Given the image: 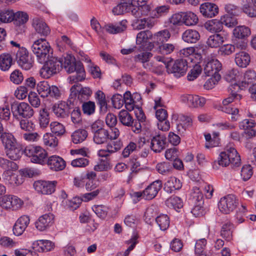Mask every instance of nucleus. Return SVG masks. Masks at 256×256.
<instances>
[{"mask_svg":"<svg viewBox=\"0 0 256 256\" xmlns=\"http://www.w3.org/2000/svg\"><path fill=\"white\" fill-rule=\"evenodd\" d=\"M252 169L250 165L244 166L242 168L240 176L244 181L248 180L252 176Z\"/></svg>","mask_w":256,"mask_h":256,"instance_id":"obj_62","label":"nucleus"},{"mask_svg":"<svg viewBox=\"0 0 256 256\" xmlns=\"http://www.w3.org/2000/svg\"><path fill=\"white\" fill-rule=\"evenodd\" d=\"M50 128L52 133L58 136L64 134L66 132L64 126L57 122H51Z\"/></svg>","mask_w":256,"mask_h":256,"instance_id":"obj_54","label":"nucleus"},{"mask_svg":"<svg viewBox=\"0 0 256 256\" xmlns=\"http://www.w3.org/2000/svg\"><path fill=\"white\" fill-rule=\"evenodd\" d=\"M234 37L238 40H245L251 34L250 28L246 26H236L232 31Z\"/></svg>","mask_w":256,"mask_h":256,"instance_id":"obj_26","label":"nucleus"},{"mask_svg":"<svg viewBox=\"0 0 256 256\" xmlns=\"http://www.w3.org/2000/svg\"><path fill=\"white\" fill-rule=\"evenodd\" d=\"M44 62L40 72L44 78H50L63 66L68 73H74L69 77L71 84L77 83L85 78V71L82 63L76 62L75 58L70 55L67 54L62 60L56 58H52Z\"/></svg>","mask_w":256,"mask_h":256,"instance_id":"obj_1","label":"nucleus"},{"mask_svg":"<svg viewBox=\"0 0 256 256\" xmlns=\"http://www.w3.org/2000/svg\"><path fill=\"white\" fill-rule=\"evenodd\" d=\"M153 54L148 52H144L136 55L134 59L136 62H140L143 65L144 64L148 62L152 56Z\"/></svg>","mask_w":256,"mask_h":256,"instance_id":"obj_63","label":"nucleus"},{"mask_svg":"<svg viewBox=\"0 0 256 256\" xmlns=\"http://www.w3.org/2000/svg\"><path fill=\"white\" fill-rule=\"evenodd\" d=\"M202 71L201 66L198 64H195L188 75V80L190 81L194 80L200 74Z\"/></svg>","mask_w":256,"mask_h":256,"instance_id":"obj_64","label":"nucleus"},{"mask_svg":"<svg viewBox=\"0 0 256 256\" xmlns=\"http://www.w3.org/2000/svg\"><path fill=\"white\" fill-rule=\"evenodd\" d=\"M182 38L186 42L194 44L196 42L199 40L200 34L196 30L188 29L183 32Z\"/></svg>","mask_w":256,"mask_h":256,"instance_id":"obj_27","label":"nucleus"},{"mask_svg":"<svg viewBox=\"0 0 256 256\" xmlns=\"http://www.w3.org/2000/svg\"><path fill=\"white\" fill-rule=\"evenodd\" d=\"M56 181L38 180L34 184V187L38 193L50 194L55 191Z\"/></svg>","mask_w":256,"mask_h":256,"instance_id":"obj_14","label":"nucleus"},{"mask_svg":"<svg viewBox=\"0 0 256 256\" xmlns=\"http://www.w3.org/2000/svg\"><path fill=\"white\" fill-rule=\"evenodd\" d=\"M30 221V218L28 216L24 215L19 218L13 228L14 234L17 236L22 235L28 226Z\"/></svg>","mask_w":256,"mask_h":256,"instance_id":"obj_19","label":"nucleus"},{"mask_svg":"<svg viewBox=\"0 0 256 256\" xmlns=\"http://www.w3.org/2000/svg\"><path fill=\"white\" fill-rule=\"evenodd\" d=\"M28 20V16L26 12H18L14 13V24L16 26L22 28H24L25 24Z\"/></svg>","mask_w":256,"mask_h":256,"instance_id":"obj_40","label":"nucleus"},{"mask_svg":"<svg viewBox=\"0 0 256 256\" xmlns=\"http://www.w3.org/2000/svg\"><path fill=\"white\" fill-rule=\"evenodd\" d=\"M234 226L230 222L224 224L221 228L220 236L227 241H230L232 238Z\"/></svg>","mask_w":256,"mask_h":256,"instance_id":"obj_36","label":"nucleus"},{"mask_svg":"<svg viewBox=\"0 0 256 256\" xmlns=\"http://www.w3.org/2000/svg\"><path fill=\"white\" fill-rule=\"evenodd\" d=\"M16 60L18 65L26 70H30L32 66L33 61L25 48H22L18 50L16 54Z\"/></svg>","mask_w":256,"mask_h":256,"instance_id":"obj_12","label":"nucleus"},{"mask_svg":"<svg viewBox=\"0 0 256 256\" xmlns=\"http://www.w3.org/2000/svg\"><path fill=\"white\" fill-rule=\"evenodd\" d=\"M32 26L40 36L46 37L50 32V30L47 24L42 20L38 18L33 20Z\"/></svg>","mask_w":256,"mask_h":256,"instance_id":"obj_24","label":"nucleus"},{"mask_svg":"<svg viewBox=\"0 0 256 256\" xmlns=\"http://www.w3.org/2000/svg\"><path fill=\"white\" fill-rule=\"evenodd\" d=\"M200 12L203 16L206 18H212L216 16L218 12V8L214 4L205 2L200 5Z\"/></svg>","mask_w":256,"mask_h":256,"instance_id":"obj_22","label":"nucleus"},{"mask_svg":"<svg viewBox=\"0 0 256 256\" xmlns=\"http://www.w3.org/2000/svg\"><path fill=\"white\" fill-rule=\"evenodd\" d=\"M234 60L236 65L239 67L246 68L250 62V58L248 52L240 51L236 53Z\"/></svg>","mask_w":256,"mask_h":256,"instance_id":"obj_28","label":"nucleus"},{"mask_svg":"<svg viewBox=\"0 0 256 256\" xmlns=\"http://www.w3.org/2000/svg\"><path fill=\"white\" fill-rule=\"evenodd\" d=\"M22 204V200L16 196L6 194L0 197V206L6 210H16Z\"/></svg>","mask_w":256,"mask_h":256,"instance_id":"obj_11","label":"nucleus"},{"mask_svg":"<svg viewBox=\"0 0 256 256\" xmlns=\"http://www.w3.org/2000/svg\"><path fill=\"white\" fill-rule=\"evenodd\" d=\"M126 21H121L118 24H108L104 26V29L110 34H116L124 32L126 28Z\"/></svg>","mask_w":256,"mask_h":256,"instance_id":"obj_32","label":"nucleus"},{"mask_svg":"<svg viewBox=\"0 0 256 256\" xmlns=\"http://www.w3.org/2000/svg\"><path fill=\"white\" fill-rule=\"evenodd\" d=\"M221 68L222 64L220 62L216 59H212L206 64L204 71L206 76H212L216 80H220V76L218 72Z\"/></svg>","mask_w":256,"mask_h":256,"instance_id":"obj_13","label":"nucleus"},{"mask_svg":"<svg viewBox=\"0 0 256 256\" xmlns=\"http://www.w3.org/2000/svg\"><path fill=\"white\" fill-rule=\"evenodd\" d=\"M216 164L225 167L230 164L238 166L240 164V156L234 148H227L220 154L217 161H215L214 163V168H217Z\"/></svg>","mask_w":256,"mask_h":256,"instance_id":"obj_3","label":"nucleus"},{"mask_svg":"<svg viewBox=\"0 0 256 256\" xmlns=\"http://www.w3.org/2000/svg\"><path fill=\"white\" fill-rule=\"evenodd\" d=\"M54 223V216L51 213L40 216L35 222L36 228L40 231H44L51 226Z\"/></svg>","mask_w":256,"mask_h":256,"instance_id":"obj_17","label":"nucleus"},{"mask_svg":"<svg viewBox=\"0 0 256 256\" xmlns=\"http://www.w3.org/2000/svg\"><path fill=\"white\" fill-rule=\"evenodd\" d=\"M43 140L44 145L52 148L58 146V140L52 134L46 133L43 136Z\"/></svg>","mask_w":256,"mask_h":256,"instance_id":"obj_53","label":"nucleus"},{"mask_svg":"<svg viewBox=\"0 0 256 256\" xmlns=\"http://www.w3.org/2000/svg\"><path fill=\"white\" fill-rule=\"evenodd\" d=\"M256 80V72L252 70H247L244 75V80L242 81L241 86L246 88L249 84L253 82Z\"/></svg>","mask_w":256,"mask_h":256,"instance_id":"obj_45","label":"nucleus"},{"mask_svg":"<svg viewBox=\"0 0 256 256\" xmlns=\"http://www.w3.org/2000/svg\"><path fill=\"white\" fill-rule=\"evenodd\" d=\"M32 50L36 56L38 62L44 63L49 56L51 48L45 38H41L34 42Z\"/></svg>","mask_w":256,"mask_h":256,"instance_id":"obj_4","label":"nucleus"},{"mask_svg":"<svg viewBox=\"0 0 256 256\" xmlns=\"http://www.w3.org/2000/svg\"><path fill=\"white\" fill-rule=\"evenodd\" d=\"M46 164L50 169L54 171L62 170L66 166L65 161L61 157L56 155L48 157Z\"/></svg>","mask_w":256,"mask_h":256,"instance_id":"obj_21","label":"nucleus"},{"mask_svg":"<svg viewBox=\"0 0 256 256\" xmlns=\"http://www.w3.org/2000/svg\"><path fill=\"white\" fill-rule=\"evenodd\" d=\"M88 132L84 129H78L71 135L72 141L75 144H80L88 137Z\"/></svg>","mask_w":256,"mask_h":256,"instance_id":"obj_37","label":"nucleus"},{"mask_svg":"<svg viewBox=\"0 0 256 256\" xmlns=\"http://www.w3.org/2000/svg\"><path fill=\"white\" fill-rule=\"evenodd\" d=\"M170 37V34L168 30H164L158 32L154 36V42L158 44L166 42Z\"/></svg>","mask_w":256,"mask_h":256,"instance_id":"obj_47","label":"nucleus"},{"mask_svg":"<svg viewBox=\"0 0 256 256\" xmlns=\"http://www.w3.org/2000/svg\"><path fill=\"white\" fill-rule=\"evenodd\" d=\"M190 200L192 204H204L203 194L199 188L196 186L192 188Z\"/></svg>","mask_w":256,"mask_h":256,"instance_id":"obj_38","label":"nucleus"},{"mask_svg":"<svg viewBox=\"0 0 256 256\" xmlns=\"http://www.w3.org/2000/svg\"><path fill=\"white\" fill-rule=\"evenodd\" d=\"M238 200L234 194H228L222 198L218 202L220 210L223 214H228L238 206Z\"/></svg>","mask_w":256,"mask_h":256,"instance_id":"obj_7","label":"nucleus"},{"mask_svg":"<svg viewBox=\"0 0 256 256\" xmlns=\"http://www.w3.org/2000/svg\"><path fill=\"white\" fill-rule=\"evenodd\" d=\"M80 86L81 85L78 83L72 86L70 89V97L71 98H77L78 100L82 103L89 98L92 91L88 87Z\"/></svg>","mask_w":256,"mask_h":256,"instance_id":"obj_10","label":"nucleus"},{"mask_svg":"<svg viewBox=\"0 0 256 256\" xmlns=\"http://www.w3.org/2000/svg\"><path fill=\"white\" fill-rule=\"evenodd\" d=\"M52 110L58 117L65 118L68 114V104L64 101H60L53 106Z\"/></svg>","mask_w":256,"mask_h":256,"instance_id":"obj_30","label":"nucleus"},{"mask_svg":"<svg viewBox=\"0 0 256 256\" xmlns=\"http://www.w3.org/2000/svg\"><path fill=\"white\" fill-rule=\"evenodd\" d=\"M242 10L250 17H256V8L251 6L247 0H242Z\"/></svg>","mask_w":256,"mask_h":256,"instance_id":"obj_56","label":"nucleus"},{"mask_svg":"<svg viewBox=\"0 0 256 256\" xmlns=\"http://www.w3.org/2000/svg\"><path fill=\"white\" fill-rule=\"evenodd\" d=\"M132 6L129 2H122L114 6L112 12L114 15L122 14L124 13L128 12L132 14Z\"/></svg>","mask_w":256,"mask_h":256,"instance_id":"obj_41","label":"nucleus"},{"mask_svg":"<svg viewBox=\"0 0 256 256\" xmlns=\"http://www.w3.org/2000/svg\"><path fill=\"white\" fill-rule=\"evenodd\" d=\"M162 187V182L156 180L149 185L144 190V195L145 200H150L154 198Z\"/></svg>","mask_w":256,"mask_h":256,"instance_id":"obj_18","label":"nucleus"},{"mask_svg":"<svg viewBox=\"0 0 256 256\" xmlns=\"http://www.w3.org/2000/svg\"><path fill=\"white\" fill-rule=\"evenodd\" d=\"M166 204L168 207L178 210L183 206V202L180 198L172 196L166 200Z\"/></svg>","mask_w":256,"mask_h":256,"instance_id":"obj_42","label":"nucleus"},{"mask_svg":"<svg viewBox=\"0 0 256 256\" xmlns=\"http://www.w3.org/2000/svg\"><path fill=\"white\" fill-rule=\"evenodd\" d=\"M182 187L180 180L175 177H170L166 182L164 186V190L168 193H172Z\"/></svg>","mask_w":256,"mask_h":256,"instance_id":"obj_29","label":"nucleus"},{"mask_svg":"<svg viewBox=\"0 0 256 256\" xmlns=\"http://www.w3.org/2000/svg\"><path fill=\"white\" fill-rule=\"evenodd\" d=\"M182 23L187 26L196 24L198 20L196 14L191 12H182Z\"/></svg>","mask_w":256,"mask_h":256,"instance_id":"obj_39","label":"nucleus"},{"mask_svg":"<svg viewBox=\"0 0 256 256\" xmlns=\"http://www.w3.org/2000/svg\"><path fill=\"white\" fill-rule=\"evenodd\" d=\"M37 91L42 97H48L50 93V86L48 82L42 81L37 84Z\"/></svg>","mask_w":256,"mask_h":256,"instance_id":"obj_48","label":"nucleus"},{"mask_svg":"<svg viewBox=\"0 0 256 256\" xmlns=\"http://www.w3.org/2000/svg\"><path fill=\"white\" fill-rule=\"evenodd\" d=\"M11 110L14 117L20 116L29 118L34 114V110L28 104L24 102H14L11 105Z\"/></svg>","mask_w":256,"mask_h":256,"instance_id":"obj_8","label":"nucleus"},{"mask_svg":"<svg viewBox=\"0 0 256 256\" xmlns=\"http://www.w3.org/2000/svg\"><path fill=\"white\" fill-rule=\"evenodd\" d=\"M246 44L243 42H234V45L230 44H224L220 48V52L221 54L230 55L233 53L236 48L238 50H245Z\"/></svg>","mask_w":256,"mask_h":256,"instance_id":"obj_25","label":"nucleus"},{"mask_svg":"<svg viewBox=\"0 0 256 256\" xmlns=\"http://www.w3.org/2000/svg\"><path fill=\"white\" fill-rule=\"evenodd\" d=\"M14 12L12 10H0V22L8 23L13 21Z\"/></svg>","mask_w":256,"mask_h":256,"instance_id":"obj_49","label":"nucleus"},{"mask_svg":"<svg viewBox=\"0 0 256 256\" xmlns=\"http://www.w3.org/2000/svg\"><path fill=\"white\" fill-rule=\"evenodd\" d=\"M0 138L6 149L14 148V146L18 144L16 139L10 133H2L0 136Z\"/></svg>","mask_w":256,"mask_h":256,"instance_id":"obj_35","label":"nucleus"},{"mask_svg":"<svg viewBox=\"0 0 256 256\" xmlns=\"http://www.w3.org/2000/svg\"><path fill=\"white\" fill-rule=\"evenodd\" d=\"M20 126L22 130L28 132L33 131L35 128L34 123L31 120H29L28 118L20 120Z\"/></svg>","mask_w":256,"mask_h":256,"instance_id":"obj_60","label":"nucleus"},{"mask_svg":"<svg viewBox=\"0 0 256 256\" xmlns=\"http://www.w3.org/2000/svg\"><path fill=\"white\" fill-rule=\"evenodd\" d=\"M10 81L14 84H19L24 80V76L22 72L18 70H14L10 75Z\"/></svg>","mask_w":256,"mask_h":256,"instance_id":"obj_61","label":"nucleus"},{"mask_svg":"<svg viewBox=\"0 0 256 256\" xmlns=\"http://www.w3.org/2000/svg\"><path fill=\"white\" fill-rule=\"evenodd\" d=\"M223 22L218 20H212L206 22L205 27L206 30L211 32H221L223 29Z\"/></svg>","mask_w":256,"mask_h":256,"instance_id":"obj_34","label":"nucleus"},{"mask_svg":"<svg viewBox=\"0 0 256 256\" xmlns=\"http://www.w3.org/2000/svg\"><path fill=\"white\" fill-rule=\"evenodd\" d=\"M169 6L166 5L156 6L154 10H150V14L153 18H158L168 12Z\"/></svg>","mask_w":256,"mask_h":256,"instance_id":"obj_52","label":"nucleus"},{"mask_svg":"<svg viewBox=\"0 0 256 256\" xmlns=\"http://www.w3.org/2000/svg\"><path fill=\"white\" fill-rule=\"evenodd\" d=\"M120 122L125 126H130L134 123L132 116L126 110H121L118 114Z\"/></svg>","mask_w":256,"mask_h":256,"instance_id":"obj_46","label":"nucleus"},{"mask_svg":"<svg viewBox=\"0 0 256 256\" xmlns=\"http://www.w3.org/2000/svg\"><path fill=\"white\" fill-rule=\"evenodd\" d=\"M166 146V137L163 134H158L151 139L150 148L155 152H160Z\"/></svg>","mask_w":256,"mask_h":256,"instance_id":"obj_20","label":"nucleus"},{"mask_svg":"<svg viewBox=\"0 0 256 256\" xmlns=\"http://www.w3.org/2000/svg\"><path fill=\"white\" fill-rule=\"evenodd\" d=\"M180 100L190 108L202 107L206 104V99L197 95L184 94L180 96Z\"/></svg>","mask_w":256,"mask_h":256,"instance_id":"obj_15","label":"nucleus"},{"mask_svg":"<svg viewBox=\"0 0 256 256\" xmlns=\"http://www.w3.org/2000/svg\"><path fill=\"white\" fill-rule=\"evenodd\" d=\"M13 63V58L10 54L3 53L0 55V69L2 70H8Z\"/></svg>","mask_w":256,"mask_h":256,"instance_id":"obj_31","label":"nucleus"},{"mask_svg":"<svg viewBox=\"0 0 256 256\" xmlns=\"http://www.w3.org/2000/svg\"><path fill=\"white\" fill-rule=\"evenodd\" d=\"M188 68V62L185 58H179L173 62L171 60L166 66V72L176 77L184 76Z\"/></svg>","mask_w":256,"mask_h":256,"instance_id":"obj_6","label":"nucleus"},{"mask_svg":"<svg viewBox=\"0 0 256 256\" xmlns=\"http://www.w3.org/2000/svg\"><path fill=\"white\" fill-rule=\"evenodd\" d=\"M0 166L4 170H16L18 168L16 163L2 158H0Z\"/></svg>","mask_w":256,"mask_h":256,"instance_id":"obj_57","label":"nucleus"},{"mask_svg":"<svg viewBox=\"0 0 256 256\" xmlns=\"http://www.w3.org/2000/svg\"><path fill=\"white\" fill-rule=\"evenodd\" d=\"M153 37L150 31H142L137 34L136 43L138 44H141L142 42H146L148 40L152 38Z\"/></svg>","mask_w":256,"mask_h":256,"instance_id":"obj_58","label":"nucleus"},{"mask_svg":"<svg viewBox=\"0 0 256 256\" xmlns=\"http://www.w3.org/2000/svg\"><path fill=\"white\" fill-rule=\"evenodd\" d=\"M26 156L30 158V161L35 164L44 165L48 160V152L40 146H31L25 150Z\"/></svg>","mask_w":256,"mask_h":256,"instance_id":"obj_5","label":"nucleus"},{"mask_svg":"<svg viewBox=\"0 0 256 256\" xmlns=\"http://www.w3.org/2000/svg\"><path fill=\"white\" fill-rule=\"evenodd\" d=\"M92 209L96 216L101 218H105L108 212V208L104 205H94Z\"/></svg>","mask_w":256,"mask_h":256,"instance_id":"obj_59","label":"nucleus"},{"mask_svg":"<svg viewBox=\"0 0 256 256\" xmlns=\"http://www.w3.org/2000/svg\"><path fill=\"white\" fill-rule=\"evenodd\" d=\"M82 108L83 113L88 116H90L94 113L96 109L95 103L92 101L82 102Z\"/></svg>","mask_w":256,"mask_h":256,"instance_id":"obj_55","label":"nucleus"},{"mask_svg":"<svg viewBox=\"0 0 256 256\" xmlns=\"http://www.w3.org/2000/svg\"><path fill=\"white\" fill-rule=\"evenodd\" d=\"M241 89L240 86L236 83L231 84L228 87V90L230 92V96L224 99L222 101L223 106H222V110L226 114H231V120L235 122L239 119L240 115L238 114L239 110L238 108H233L228 106V104L232 102L234 100H239L242 96L236 94V92Z\"/></svg>","mask_w":256,"mask_h":256,"instance_id":"obj_2","label":"nucleus"},{"mask_svg":"<svg viewBox=\"0 0 256 256\" xmlns=\"http://www.w3.org/2000/svg\"><path fill=\"white\" fill-rule=\"evenodd\" d=\"M156 222L162 230H166L170 226V218L166 214H162L157 216Z\"/></svg>","mask_w":256,"mask_h":256,"instance_id":"obj_50","label":"nucleus"},{"mask_svg":"<svg viewBox=\"0 0 256 256\" xmlns=\"http://www.w3.org/2000/svg\"><path fill=\"white\" fill-rule=\"evenodd\" d=\"M109 132L103 128L93 134V140L98 144H102L108 142L109 140Z\"/></svg>","mask_w":256,"mask_h":256,"instance_id":"obj_33","label":"nucleus"},{"mask_svg":"<svg viewBox=\"0 0 256 256\" xmlns=\"http://www.w3.org/2000/svg\"><path fill=\"white\" fill-rule=\"evenodd\" d=\"M227 39V36L224 32L215 34L210 36L207 40V45L212 48H217L221 46Z\"/></svg>","mask_w":256,"mask_h":256,"instance_id":"obj_23","label":"nucleus"},{"mask_svg":"<svg viewBox=\"0 0 256 256\" xmlns=\"http://www.w3.org/2000/svg\"><path fill=\"white\" fill-rule=\"evenodd\" d=\"M6 156L11 160H16L19 159L22 155L23 152L18 144L14 148L6 149Z\"/></svg>","mask_w":256,"mask_h":256,"instance_id":"obj_44","label":"nucleus"},{"mask_svg":"<svg viewBox=\"0 0 256 256\" xmlns=\"http://www.w3.org/2000/svg\"><path fill=\"white\" fill-rule=\"evenodd\" d=\"M72 122L75 124H80L82 122L81 110L78 106H76L70 112Z\"/></svg>","mask_w":256,"mask_h":256,"instance_id":"obj_51","label":"nucleus"},{"mask_svg":"<svg viewBox=\"0 0 256 256\" xmlns=\"http://www.w3.org/2000/svg\"><path fill=\"white\" fill-rule=\"evenodd\" d=\"M148 2V0H131L129 4L132 6V14L136 18L148 15L150 10Z\"/></svg>","mask_w":256,"mask_h":256,"instance_id":"obj_9","label":"nucleus"},{"mask_svg":"<svg viewBox=\"0 0 256 256\" xmlns=\"http://www.w3.org/2000/svg\"><path fill=\"white\" fill-rule=\"evenodd\" d=\"M15 170H4L2 176V181L10 186L15 187L22 183V180L18 176L14 173Z\"/></svg>","mask_w":256,"mask_h":256,"instance_id":"obj_16","label":"nucleus"},{"mask_svg":"<svg viewBox=\"0 0 256 256\" xmlns=\"http://www.w3.org/2000/svg\"><path fill=\"white\" fill-rule=\"evenodd\" d=\"M50 115L46 108L40 109L39 111L38 122L42 128H46L50 123Z\"/></svg>","mask_w":256,"mask_h":256,"instance_id":"obj_43","label":"nucleus"}]
</instances>
